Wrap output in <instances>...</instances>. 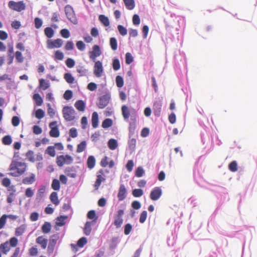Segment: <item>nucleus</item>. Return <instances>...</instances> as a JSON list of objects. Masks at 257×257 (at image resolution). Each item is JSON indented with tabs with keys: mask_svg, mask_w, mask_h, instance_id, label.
Wrapping results in <instances>:
<instances>
[{
	"mask_svg": "<svg viewBox=\"0 0 257 257\" xmlns=\"http://www.w3.org/2000/svg\"><path fill=\"white\" fill-rule=\"evenodd\" d=\"M95 164V158L92 156H89L87 161V165L88 168L89 169H92L94 167Z\"/></svg>",
	"mask_w": 257,
	"mask_h": 257,
	"instance_id": "obj_28",
	"label": "nucleus"
},
{
	"mask_svg": "<svg viewBox=\"0 0 257 257\" xmlns=\"http://www.w3.org/2000/svg\"><path fill=\"white\" fill-rule=\"evenodd\" d=\"M95 224V221L92 220L91 221H87L85 224L84 228L83 229L84 233L86 235H88L90 234L91 231V226Z\"/></svg>",
	"mask_w": 257,
	"mask_h": 257,
	"instance_id": "obj_17",
	"label": "nucleus"
},
{
	"mask_svg": "<svg viewBox=\"0 0 257 257\" xmlns=\"http://www.w3.org/2000/svg\"><path fill=\"white\" fill-rule=\"evenodd\" d=\"M124 4L128 10H132L135 7V0H123Z\"/></svg>",
	"mask_w": 257,
	"mask_h": 257,
	"instance_id": "obj_24",
	"label": "nucleus"
},
{
	"mask_svg": "<svg viewBox=\"0 0 257 257\" xmlns=\"http://www.w3.org/2000/svg\"><path fill=\"white\" fill-rule=\"evenodd\" d=\"M16 61L18 63H22L24 61V57L21 52L17 51L15 53Z\"/></svg>",
	"mask_w": 257,
	"mask_h": 257,
	"instance_id": "obj_44",
	"label": "nucleus"
},
{
	"mask_svg": "<svg viewBox=\"0 0 257 257\" xmlns=\"http://www.w3.org/2000/svg\"><path fill=\"white\" fill-rule=\"evenodd\" d=\"M86 143L85 141H82L81 143L78 145L76 152L77 153H81L84 151L85 149Z\"/></svg>",
	"mask_w": 257,
	"mask_h": 257,
	"instance_id": "obj_38",
	"label": "nucleus"
},
{
	"mask_svg": "<svg viewBox=\"0 0 257 257\" xmlns=\"http://www.w3.org/2000/svg\"><path fill=\"white\" fill-rule=\"evenodd\" d=\"M121 109L123 118L125 120H127L131 115L130 110L128 107L126 105H123L121 106Z\"/></svg>",
	"mask_w": 257,
	"mask_h": 257,
	"instance_id": "obj_19",
	"label": "nucleus"
},
{
	"mask_svg": "<svg viewBox=\"0 0 257 257\" xmlns=\"http://www.w3.org/2000/svg\"><path fill=\"white\" fill-rule=\"evenodd\" d=\"M64 78L66 81L69 84H72L74 81V78L70 73H65L64 74Z\"/></svg>",
	"mask_w": 257,
	"mask_h": 257,
	"instance_id": "obj_36",
	"label": "nucleus"
},
{
	"mask_svg": "<svg viewBox=\"0 0 257 257\" xmlns=\"http://www.w3.org/2000/svg\"><path fill=\"white\" fill-rule=\"evenodd\" d=\"M9 243L10 246L15 247L18 245V239L15 237H13L10 238Z\"/></svg>",
	"mask_w": 257,
	"mask_h": 257,
	"instance_id": "obj_51",
	"label": "nucleus"
},
{
	"mask_svg": "<svg viewBox=\"0 0 257 257\" xmlns=\"http://www.w3.org/2000/svg\"><path fill=\"white\" fill-rule=\"evenodd\" d=\"M73 161V158L68 155L58 156L56 159V163L59 167H62L65 164H71Z\"/></svg>",
	"mask_w": 257,
	"mask_h": 257,
	"instance_id": "obj_4",
	"label": "nucleus"
},
{
	"mask_svg": "<svg viewBox=\"0 0 257 257\" xmlns=\"http://www.w3.org/2000/svg\"><path fill=\"white\" fill-rule=\"evenodd\" d=\"M47 107H48V109H47L48 114L51 118H53L55 114V111L51 107V105L50 103L47 104Z\"/></svg>",
	"mask_w": 257,
	"mask_h": 257,
	"instance_id": "obj_48",
	"label": "nucleus"
},
{
	"mask_svg": "<svg viewBox=\"0 0 257 257\" xmlns=\"http://www.w3.org/2000/svg\"><path fill=\"white\" fill-rule=\"evenodd\" d=\"M36 242L37 244H40L43 249H45L47 245L48 240L43 236H40L36 238Z\"/></svg>",
	"mask_w": 257,
	"mask_h": 257,
	"instance_id": "obj_16",
	"label": "nucleus"
},
{
	"mask_svg": "<svg viewBox=\"0 0 257 257\" xmlns=\"http://www.w3.org/2000/svg\"><path fill=\"white\" fill-rule=\"evenodd\" d=\"M63 44V41L61 39H57L54 40H48L47 42V48L54 49L61 47Z\"/></svg>",
	"mask_w": 257,
	"mask_h": 257,
	"instance_id": "obj_10",
	"label": "nucleus"
},
{
	"mask_svg": "<svg viewBox=\"0 0 257 257\" xmlns=\"http://www.w3.org/2000/svg\"><path fill=\"white\" fill-rule=\"evenodd\" d=\"M50 199L52 203H53L55 205H58L59 203V200L58 199L57 193L56 192H53L50 196Z\"/></svg>",
	"mask_w": 257,
	"mask_h": 257,
	"instance_id": "obj_23",
	"label": "nucleus"
},
{
	"mask_svg": "<svg viewBox=\"0 0 257 257\" xmlns=\"http://www.w3.org/2000/svg\"><path fill=\"white\" fill-rule=\"evenodd\" d=\"M162 100L161 99L156 100L154 102L153 106V110L155 116H160L162 111Z\"/></svg>",
	"mask_w": 257,
	"mask_h": 257,
	"instance_id": "obj_11",
	"label": "nucleus"
},
{
	"mask_svg": "<svg viewBox=\"0 0 257 257\" xmlns=\"http://www.w3.org/2000/svg\"><path fill=\"white\" fill-rule=\"evenodd\" d=\"M77 72L80 74L81 76L85 75L86 73V70L82 66H78L77 67Z\"/></svg>",
	"mask_w": 257,
	"mask_h": 257,
	"instance_id": "obj_61",
	"label": "nucleus"
},
{
	"mask_svg": "<svg viewBox=\"0 0 257 257\" xmlns=\"http://www.w3.org/2000/svg\"><path fill=\"white\" fill-rule=\"evenodd\" d=\"M0 250L4 254H7L10 250L9 241H6L0 244Z\"/></svg>",
	"mask_w": 257,
	"mask_h": 257,
	"instance_id": "obj_22",
	"label": "nucleus"
},
{
	"mask_svg": "<svg viewBox=\"0 0 257 257\" xmlns=\"http://www.w3.org/2000/svg\"><path fill=\"white\" fill-rule=\"evenodd\" d=\"M74 109L70 106H65L63 108L62 113L64 119L67 121H72L75 118Z\"/></svg>",
	"mask_w": 257,
	"mask_h": 257,
	"instance_id": "obj_2",
	"label": "nucleus"
},
{
	"mask_svg": "<svg viewBox=\"0 0 257 257\" xmlns=\"http://www.w3.org/2000/svg\"><path fill=\"white\" fill-rule=\"evenodd\" d=\"M64 58L63 53L60 51L59 50H57L55 53V59L57 60H62Z\"/></svg>",
	"mask_w": 257,
	"mask_h": 257,
	"instance_id": "obj_57",
	"label": "nucleus"
},
{
	"mask_svg": "<svg viewBox=\"0 0 257 257\" xmlns=\"http://www.w3.org/2000/svg\"><path fill=\"white\" fill-rule=\"evenodd\" d=\"M65 174L72 178H75L76 176L75 172L72 167H68L65 170Z\"/></svg>",
	"mask_w": 257,
	"mask_h": 257,
	"instance_id": "obj_29",
	"label": "nucleus"
},
{
	"mask_svg": "<svg viewBox=\"0 0 257 257\" xmlns=\"http://www.w3.org/2000/svg\"><path fill=\"white\" fill-rule=\"evenodd\" d=\"M87 243V239L85 237H83L80 238L76 244H71L72 249L73 251L76 252L78 251V247H83Z\"/></svg>",
	"mask_w": 257,
	"mask_h": 257,
	"instance_id": "obj_12",
	"label": "nucleus"
},
{
	"mask_svg": "<svg viewBox=\"0 0 257 257\" xmlns=\"http://www.w3.org/2000/svg\"><path fill=\"white\" fill-rule=\"evenodd\" d=\"M126 190L123 184L120 185L118 193L117 194V198L119 201H122L126 197Z\"/></svg>",
	"mask_w": 257,
	"mask_h": 257,
	"instance_id": "obj_15",
	"label": "nucleus"
},
{
	"mask_svg": "<svg viewBox=\"0 0 257 257\" xmlns=\"http://www.w3.org/2000/svg\"><path fill=\"white\" fill-rule=\"evenodd\" d=\"M60 34L62 37L66 39L68 38L70 36L69 31L66 29H62Z\"/></svg>",
	"mask_w": 257,
	"mask_h": 257,
	"instance_id": "obj_55",
	"label": "nucleus"
},
{
	"mask_svg": "<svg viewBox=\"0 0 257 257\" xmlns=\"http://www.w3.org/2000/svg\"><path fill=\"white\" fill-rule=\"evenodd\" d=\"M25 231V228L22 226L17 227L15 231V235L16 236L22 235Z\"/></svg>",
	"mask_w": 257,
	"mask_h": 257,
	"instance_id": "obj_62",
	"label": "nucleus"
},
{
	"mask_svg": "<svg viewBox=\"0 0 257 257\" xmlns=\"http://www.w3.org/2000/svg\"><path fill=\"white\" fill-rule=\"evenodd\" d=\"M65 15L67 19L73 24H77V20L75 16L73 8L69 5H67L65 7Z\"/></svg>",
	"mask_w": 257,
	"mask_h": 257,
	"instance_id": "obj_5",
	"label": "nucleus"
},
{
	"mask_svg": "<svg viewBox=\"0 0 257 257\" xmlns=\"http://www.w3.org/2000/svg\"><path fill=\"white\" fill-rule=\"evenodd\" d=\"M2 143L5 145H10L12 143L11 136L7 135L4 136L2 139Z\"/></svg>",
	"mask_w": 257,
	"mask_h": 257,
	"instance_id": "obj_35",
	"label": "nucleus"
},
{
	"mask_svg": "<svg viewBox=\"0 0 257 257\" xmlns=\"http://www.w3.org/2000/svg\"><path fill=\"white\" fill-rule=\"evenodd\" d=\"M108 165L110 168H112L114 166V162L112 160L108 162V158L105 156L102 159L100 162V165L103 167H105Z\"/></svg>",
	"mask_w": 257,
	"mask_h": 257,
	"instance_id": "obj_20",
	"label": "nucleus"
},
{
	"mask_svg": "<svg viewBox=\"0 0 257 257\" xmlns=\"http://www.w3.org/2000/svg\"><path fill=\"white\" fill-rule=\"evenodd\" d=\"M39 86L42 88L43 90H45L49 87L50 84L48 82H46L45 80L41 79L39 80Z\"/></svg>",
	"mask_w": 257,
	"mask_h": 257,
	"instance_id": "obj_34",
	"label": "nucleus"
},
{
	"mask_svg": "<svg viewBox=\"0 0 257 257\" xmlns=\"http://www.w3.org/2000/svg\"><path fill=\"white\" fill-rule=\"evenodd\" d=\"M143 191L141 189H135L133 190L132 194L135 197H140L143 195Z\"/></svg>",
	"mask_w": 257,
	"mask_h": 257,
	"instance_id": "obj_43",
	"label": "nucleus"
},
{
	"mask_svg": "<svg viewBox=\"0 0 257 257\" xmlns=\"http://www.w3.org/2000/svg\"><path fill=\"white\" fill-rule=\"evenodd\" d=\"M117 29H118L119 34L123 36L127 34V29L125 27H124L123 26L120 25H118L117 26Z\"/></svg>",
	"mask_w": 257,
	"mask_h": 257,
	"instance_id": "obj_53",
	"label": "nucleus"
},
{
	"mask_svg": "<svg viewBox=\"0 0 257 257\" xmlns=\"http://www.w3.org/2000/svg\"><path fill=\"white\" fill-rule=\"evenodd\" d=\"M51 229V225L50 223L45 222L42 226V231L44 233H49Z\"/></svg>",
	"mask_w": 257,
	"mask_h": 257,
	"instance_id": "obj_30",
	"label": "nucleus"
},
{
	"mask_svg": "<svg viewBox=\"0 0 257 257\" xmlns=\"http://www.w3.org/2000/svg\"><path fill=\"white\" fill-rule=\"evenodd\" d=\"M59 238V236L57 234L53 235L49 240V243L48 246V252L51 254L53 252L55 246L56 244L57 241Z\"/></svg>",
	"mask_w": 257,
	"mask_h": 257,
	"instance_id": "obj_7",
	"label": "nucleus"
},
{
	"mask_svg": "<svg viewBox=\"0 0 257 257\" xmlns=\"http://www.w3.org/2000/svg\"><path fill=\"white\" fill-rule=\"evenodd\" d=\"M8 217V215L6 214H4L2 215V216L0 218V229H2L4 228L6 223L7 218Z\"/></svg>",
	"mask_w": 257,
	"mask_h": 257,
	"instance_id": "obj_58",
	"label": "nucleus"
},
{
	"mask_svg": "<svg viewBox=\"0 0 257 257\" xmlns=\"http://www.w3.org/2000/svg\"><path fill=\"white\" fill-rule=\"evenodd\" d=\"M145 174V171L142 167H139L136 170L135 175L137 177H141Z\"/></svg>",
	"mask_w": 257,
	"mask_h": 257,
	"instance_id": "obj_46",
	"label": "nucleus"
},
{
	"mask_svg": "<svg viewBox=\"0 0 257 257\" xmlns=\"http://www.w3.org/2000/svg\"><path fill=\"white\" fill-rule=\"evenodd\" d=\"M45 112L42 109H38L35 113V116L38 119H41L44 117Z\"/></svg>",
	"mask_w": 257,
	"mask_h": 257,
	"instance_id": "obj_50",
	"label": "nucleus"
},
{
	"mask_svg": "<svg viewBox=\"0 0 257 257\" xmlns=\"http://www.w3.org/2000/svg\"><path fill=\"white\" fill-rule=\"evenodd\" d=\"M117 146V141L115 139H111L108 142V147L111 150H115Z\"/></svg>",
	"mask_w": 257,
	"mask_h": 257,
	"instance_id": "obj_27",
	"label": "nucleus"
},
{
	"mask_svg": "<svg viewBox=\"0 0 257 257\" xmlns=\"http://www.w3.org/2000/svg\"><path fill=\"white\" fill-rule=\"evenodd\" d=\"M110 99V95L109 93L101 96L99 99L98 106L100 108H104L109 103Z\"/></svg>",
	"mask_w": 257,
	"mask_h": 257,
	"instance_id": "obj_13",
	"label": "nucleus"
},
{
	"mask_svg": "<svg viewBox=\"0 0 257 257\" xmlns=\"http://www.w3.org/2000/svg\"><path fill=\"white\" fill-rule=\"evenodd\" d=\"M35 175L34 174L32 173L30 177H26L23 179L22 183L26 185H30L33 184L35 181Z\"/></svg>",
	"mask_w": 257,
	"mask_h": 257,
	"instance_id": "obj_18",
	"label": "nucleus"
},
{
	"mask_svg": "<svg viewBox=\"0 0 257 257\" xmlns=\"http://www.w3.org/2000/svg\"><path fill=\"white\" fill-rule=\"evenodd\" d=\"M35 26L36 29L40 28L43 24L42 20L39 18H36L34 20Z\"/></svg>",
	"mask_w": 257,
	"mask_h": 257,
	"instance_id": "obj_56",
	"label": "nucleus"
},
{
	"mask_svg": "<svg viewBox=\"0 0 257 257\" xmlns=\"http://www.w3.org/2000/svg\"><path fill=\"white\" fill-rule=\"evenodd\" d=\"M115 81H116V86L119 87L121 88L123 86L124 84V81L122 77L120 76H117L115 78Z\"/></svg>",
	"mask_w": 257,
	"mask_h": 257,
	"instance_id": "obj_40",
	"label": "nucleus"
},
{
	"mask_svg": "<svg viewBox=\"0 0 257 257\" xmlns=\"http://www.w3.org/2000/svg\"><path fill=\"white\" fill-rule=\"evenodd\" d=\"M228 169L231 172H235L237 170V164L235 161H232L228 165Z\"/></svg>",
	"mask_w": 257,
	"mask_h": 257,
	"instance_id": "obj_39",
	"label": "nucleus"
},
{
	"mask_svg": "<svg viewBox=\"0 0 257 257\" xmlns=\"http://www.w3.org/2000/svg\"><path fill=\"white\" fill-rule=\"evenodd\" d=\"M134 61V58L130 53H126L125 54V63L127 64H130Z\"/></svg>",
	"mask_w": 257,
	"mask_h": 257,
	"instance_id": "obj_54",
	"label": "nucleus"
},
{
	"mask_svg": "<svg viewBox=\"0 0 257 257\" xmlns=\"http://www.w3.org/2000/svg\"><path fill=\"white\" fill-rule=\"evenodd\" d=\"M124 214V211L122 209H119L117 211V214L114 216V225L116 228H119L123 222L122 216Z\"/></svg>",
	"mask_w": 257,
	"mask_h": 257,
	"instance_id": "obj_6",
	"label": "nucleus"
},
{
	"mask_svg": "<svg viewBox=\"0 0 257 257\" xmlns=\"http://www.w3.org/2000/svg\"><path fill=\"white\" fill-rule=\"evenodd\" d=\"M112 121L110 118H106L102 122V126L103 128H108L112 125Z\"/></svg>",
	"mask_w": 257,
	"mask_h": 257,
	"instance_id": "obj_45",
	"label": "nucleus"
},
{
	"mask_svg": "<svg viewBox=\"0 0 257 257\" xmlns=\"http://www.w3.org/2000/svg\"><path fill=\"white\" fill-rule=\"evenodd\" d=\"M110 45L112 50L115 51L117 48V43L115 38L112 37L110 39Z\"/></svg>",
	"mask_w": 257,
	"mask_h": 257,
	"instance_id": "obj_37",
	"label": "nucleus"
},
{
	"mask_svg": "<svg viewBox=\"0 0 257 257\" xmlns=\"http://www.w3.org/2000/svg\"><path fill=\"white\" fill-rule=\"evenodd\" d=\"M51 187L54 190H59L60 188V181L56 179H53L51 184Z\"/></svg>",
	"mask_w": 257,
	"mask_h": 257,
	"instance_id": "obj_33",
	"label": "nucleus"
},
{
	"mask_svg": "<svg viewBox=\"0 0 257 257\" xmlns=\"http://www.w3.org/2000/svg\"><path fill=\"white\" fill-rule=\"evenodd\" d=\"M66 66L69 68H72L75 65V61L73 59L71 58H68L65 62Z\"/></svg>",
	"mask_w": 257,
	"mask_h": 257,
	"instance_id": "obj_60",
	"label": "nucleus"
},
{
	"mask_svg": "<svg viewBox=\"0 0 257 257\" xmlns=\"http://www.w3.org/2000/svg\"><path fill=\"white\" fill-rule=\"evenodd\" d=\"M90 58L94 62L93 73L96 75V62L95 59L96 58V45H94L93 47V50L89 52Z\"/></svg>",
	"mask_w": 257,
	"mask_h": 257,
	"instance_id": "obj_14",
	"label": "nucleus"
},
{
	"mask_svg": "<svg viewBox=\"0 0 257 257\" xmlns=\"http://www.w3.org/2000/svg\"><path fill=\"white\" fill-rule=\"evenodd\" d=\"M162 194V191L160 187H156L151 192L150 197L153 201L158 200Z\"/></svg>",
	"mask_w": 257,
	"mask_h": 257,
	"instance_id": "obj_8",
	"label": "nucleus"
},
{
	"mask_svg": "<svg viewBox=\"0 0 257 257\" xmlns=\"http://www.w3.org/2000/svg\"><path fill=\"white\" fill-rule=\"evenodd\" d=\"M112 68L114 71L119 70L120 68L119 60L118 59H114L112 61Z\"/></svg>",
	"mask_w": 257,
	"mask_h": 257,
	"instance_id": "obj_41",
	"label": "nucleus"
},
{
	"mask_svg": "<svg viewBox=\"0 0 257 257\" xmlns=\"http://www.w3.org/2000/svg\"><path fill=\"white\" fill-rule=\"evenodd\" d=\"M99 20L103 24V25L105 27L108 26L110 24L108 18L107 17L105 16L104 15H99Z\"/></svg>",
	"mask_w": 257,
	"mask_h": 257,
	"instance_id": "obj_31",
	"label": "nucleus"
},
{
	"mask_svg": "<svg viewBox=\"0 0 257 257\" xmlns=\"http://www.w3.org/2000/svg\"><path fill=\"white\" fill-rule=\"evenodd\" d=\"M72 96H73L72 91L70 90H67L65 92V93L63 95V97L65 99L68 100L70 99L72 97Z\"/></svg>",
	"mask_w": 257,
	"mask_h": 257,
	"instance_id": "obj_59",
	"label": "nucleus"
},
{
	"mask_svg": "<svg viewBox=\"0 0 257 257\" xmlns=\"http://www.w3.org/2000/svg\"><path fill=\"white\" fill-rule=\"evenodd\" d=\"M33 98L35 100L37 106H41L42 104L43 100L39 94L36 93L34 94Z\"/></svg>",
	"mask_w": 257,
	"mask_h": 257,
	"instance_id": "obj_26",
	"label": "nucleus"
},
{
	"mask_svg": "<svg viewBox=\"0 0 257 257\" xmlns=\"http://www.w3.org/2000/svg\"><path fill=\"white\" fill-rule=\"evenodd\" d=\"M26 156L29 161L31 162H34L35 161L34 158V153L33 151H29L26 153Z\"/></svg>",
	"mask_w": 257,
	"mask_h": 257,
	"instance_id": "obj_42",
	"label": "nucleus"
},
{
	"mask_svg": "<svg viewBox=\"0 0 257 257\" xmlns=\"http://www.w3.org/2000/svg\"><path fill=\"white\" fill-rule=\"evenodd\" d=\"M76 108L80 111H83L85 110V104L82 100H79L76 101L74 104Z\"/></svg>",
	"mask_w": 257,
	"mask_h": 257,
	"instance_id": "obj_21",
	"label": "nucleus"
},
{
	"mask_svg": "<svg viewBox=\"0 0 257 257\" xmlns=\"http://www.w3.org/2000/svg\"><path fill=\"white\" fill-rule=\"evenodd\" d=\"M46 153L51 157H54L56 155L54 147L53 146H49L46 150Z\"/></svg>",
	"mask_w": 257,
	"mask_h": 257,
	"instance_id": "obj_49",
	"label": "nucleus"
},
{
	"mask_svg": "<svg viewBox=\"0 0 257 257\" xmlns=\"http://www.w3.org/2000/svg\"><path fill=\"white\" fill-rule=\"evenodd\" d=\"M8 7L11 10L18 12L26 9V4L24 1L15 2L11 1L8 3Z\"/></svg>",
	"mask_w": 257,
	"mask_h": 257,
	"instance_id": "obj_3",
	"label": "nucleus"
},
{
	"mask_svg": "<svg viewBox=\"0 0 257 257\" xmlns=\"http://www.w3.org/2000/svg\"><path fill=\"white\" fill-rule=\"evenodd\" d=\"M64 48L67 51L73 50L74 48V43L72 41H67Z\"/></svg>",
	"mask_w": 257,
	"mask_h": 257,
	"instance_id": "obj_63",
	"label": "nucleus"
},
{
	"mask_svg": "<svg viewBox=\"0 0 257 257\" xmlns=\"http://www.w3.org/2000/svg\"><path fill=\"white\" fill-rule=\"evenodd\" d=\"M137 141L135 139H131L129 140L128 144L129 148L132 150H134L136 146Z\"/></svg>",
	"mask_w": 257,
	"mask_h": 257,
	"instance_id": "obj_52",
	"label": "nucleus"
},
{
	"mask_svg": "<svg viewBox=\"0 0 257 257\" xmlns=\"http://www.w3.org/2000/svg\"><path fill=\"white\" fill-rule=\"evenodd\" d=\"M56 124L57 121H52L49 123V127L51 128L49 135L51 137L57 138L60 135V132Z\"/></svg>",
	"mask_w": 257,
	"mask_h": 257,
	"instance_id": "obj_9",
	"label": "nucleus"
},
{
	"mask_svg": "<svg viewBox=\"0 0 257 257\" xmlns=\"http://www.w3.org/2000/svg\"><path fill=\"white\" fill-rule=\"evenodd\" d=\"M147 212L146 210L142 211V212L141 213L139 218V221L141 223H143L145 222L147 219Z\"/></svg>",
	"mask_w": 257,
	"mask_h": 257,
	"instance_id": "obj_47",
	"label": "nucleus"
},
{
	"mask_svg": "<svg viewBox=\"0 0 257 257\" xmlns=\"http://www.w3.org/2000/svg\"><path fill=\"white\" fill-rule=\"evenodd\" d=\"M132 229V226L131 224L127 223L124 226V233L125 235H128L130 233Z\"/></svg>",
	"mask_w": 257,
	"mask_h": 257,
	"instance_id": "obj_64",
	"label": "nucleus"
},
{
	"mask_svg": "<svg viewBox=\"0 0 257 257\" xmlns=\"http://www.w3.org/2000/svg\"><path fill=\"white\" fill-rule=\"evenodd\" d=\"M44 33L47 38H51L53 36L54 31L52 28L46 27L44 30Z\"/></svg>",
	"mask_w": 257,
	"mask_h": 257,
	"instance_id": "obj_32",
	"label": "nucleus"
},
{
	"mask_svg": "<svg viewBox=\"0 0 257 257\" xmlns=\"http://www.w3.org/2000/svg\"><path fill=\"white\" fill-rule=\"evenodd\" d=\"M27 167L25 163L13 160L9 167V169L11 172L9 174L13 177L20 176L26 172Z\"/></svg>",
	"mask_w": 257,
	"mask_h": 257,
	"instance_id": "obj_1",
	"label": "nucleus"
},
{
	"mask_svg": "<svg viewBox=\"0 0 257 257\" xmlns=\"http://www.w3.org/2000/svg\"><path fill=\"white\" fill-rule=\"evenodd\" d=\"M67 218V216H60L56 219V225L59 226H63L65 224V220Z\"/></svg>",
	"mask_w": 257,
	"mask_h": 257,
	"instance_id": "obj_25",
	"label": "nucleus"
}]
</instances>
